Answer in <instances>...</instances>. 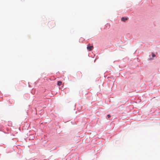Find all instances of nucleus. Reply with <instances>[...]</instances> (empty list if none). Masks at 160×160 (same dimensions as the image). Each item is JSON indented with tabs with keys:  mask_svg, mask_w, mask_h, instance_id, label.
<instances>
[{
	"mask_svg": "<svg viewBox=\"0 0 160 160\" xmlns=\"http://www.w3.org/2000/svg\"><path fill=\"white\" fill-rule=\"evenodd\" d=\"M107 117H108V118H110L111 117V115L109 114H108V115H107Z\"/></svg>",
	"mask_w": 160,
	"mask_h": 160,
	"instance_id": "obj_6",
	"label": "nucleus"
},
{
	"mask_svg": "<svg viewBox=\"0 0 160 160\" xmlns=\"http://www.w3.org/2000/svg\"><path fill=\"white\" fill-rule=\"evenodd\" d=\"M51 23L53 24V25L52 26V27H54L55 26V23L54 22H52Z\"/></svg>",
	"mask_w": 160,
	"mask_h": 160,
	"instance_id": "obj_4",
	"label": "nucleus"
},
{
	"mask_svg": "<svg viewBox=\"0 0 160 160\" xmlns=\"http://www.w3.org/2000/svg\"><path fill=\"white\" fill-rule=\"evenodd\" d=\"M93 48L92 46H88L87 47V49L89 51L92 50Z\"/></svg>",
	"mask_w": 160,
	"mask_h": 160,
	"instance_id": "obj_1",
	"label": "nucleus"
},
{
	"mask_svg": "<svg viewBox=\"0 0 160 160\" xmlns=\"http://www.w3.org/2000/svg\"><path fill=\"white\" fill-rule=\"evenodd\" d=\"M62 84V82L60 81H59L58 82V85L59 86H60Z\"/></svg>",
	"mask_w": 160,
	"mask_h": 160,
	"instance_id": "obj_3",
	"label": "nucleus"
},
{
	"mask_svg": "<svg viewBox=\"0 0 160 160\" xmlns=\"http://www.w3.org/2000/svg\"><path fill=\"white\" fill-rule=\"evenodd\" d=\"M152 59H150V60H152Z\"/></svg>",
	"mask_w": 160,
	"mask_h": 160,
	"instance_id": "obj_7",
	"label": "nucleus"
},
{
	"mask_svg": "<svg viewBox=\"0 0 160 160\" xmlns=\"http://www.w3.org/2000/svg\"><path fill=\"white\" fill-rule=\"evenodd\" d=\"M155 55L153 53H152V57H155Z\"/></svg>",
	"mask_w": 160,
	"mask_h": 160,
	"instance_id": "obj_5",
	"label": "nucleus"
},
{
	"mask_svg": "<svg viewBox=\"0 0 160 160\" xmlns=\"http://www.w3.org/2000/svg\"><path fill=\"white\" fill-rule=\"evenodd\" d=\"M128 19V18H124L122 17L121 18V20L122 21H123L124 22L126 20H127Z\"/></svg>",
	"mask_w": 160,
	"mask_h": 160,
	"instance_id": "obj_2",
	"label": "nucleus"
}]
</instances>
